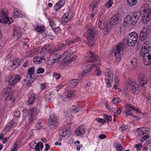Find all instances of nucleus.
Masks as SVG:
<instances>
[{
	"label": "nucleus",
	"mask_w": 151,
	"mask_h": 151,
	"mask_svg": "<svg viewBox=\"0 0 151 151\" xmlns=\"http://www.w3.org/2000/svg\"><path fill=\"white\" fill-rule=\"evenodd\" d=\"M98 57L97 55L93 52H90L88 57L85 58V59L86 60L87 63L97 62V63H95L96 66L94 70L97 76H99L101 74V72L100 69L101 62L99 60Z\"/></svg>",
	"instance_id": "f257e3e1"
},
{
	"label": "nucleus",
	"mask_w": 151,
	"mask_h": 151,
	"mask_svg": "<svg viewBox=\"0 0 151 151\" xmlns=\"http://www.w3.org/2000/svg\"><path fill=\"white\" fill-rule=\"evenodd\" d=\"M140 54L143 57L142 61L145 65L151 64V48H141Z\"/></svg>",
	"instance_id": "f03ea898"
},
{
	"label": "nucleus",
	"mask_w": 151,
	"mask_h": 151,
	"mask_svg": "<svg viewBox=\"0 0 151 151\" xmlns=\"http://www.w3.org/2000/svg\"><path fill=\"white\" fill-rule=\"evenodd\" d=\"M7 88H5L2 92V96L4 99V105L6 107L10 106L14 101V96L9 93V91Z\"/></svg>",
	"instance_id": "7ed1b4c3"
},
{
	"label": "nucleus",
	"mask_w": 151,
	"mask_h": 151,
	"mask_svg": "<svg viewBox=\"0 0 151 151\" xmlns=\"http://www.w3.org/2000/svg\"><path fill=\"white\" fill-rule=\"evenodd\" d=\"M139 12L136 11L132 14V17L128 15H127L124 19V23L129 24L132 26L135 25L140 16Z\"/></svg>",
	"instance_id": "20e7f679"
},
{
	"label": "nucleus",
	"mask_w": 151,
	"mask_h": 151,
	"mask_svg": "<svg viewBox=\"0 0 151 151\" xmlns=\"http://www.w3.org/2000/svg\"><path fill=\"white\" fill-rule=\"evenodd\" d=\"M22 112L23 114H26L30 116L29 118L28 126H30L32 123L36 120L37 114V113L36 108L33 107L31 109L29 110L24 109Z\"/></svg>",
	"instance_id": "39448f33"
},
{
	"label": "nucleus",
	"mask_w": 151,
	"mask_h": 151,
	"mask_svg": "<svg viewBox=\"0 0 151 151\" xmlns=\"http://www.w3.org/2000/svg\"><path fill=\"white\" fill-rule=\"evenodd\" d=\"M96 28L95 26H90L87 31L88 45L90 46H93L94 42L93 39L95 36Z\"/></svg>",
	"instance_id": "423d86ee"
},
{
	"label": "nucleus",
	"mask_w": 151,
	"mask_h": 151,
	"mask_svg": "<svg viewBox=\"0 0 151 151\" xmlns=\"http://www.w3.org/2000/svg\"><path fill=\"white\" fill-rule=\"evenodd\" d=\"M137 133L136 136L137 137H141L140 140L142 142H143L149 138V135L148 134L149 133V132L146 130L144 127L137 129Z\"/></svg>",
	"instance_id": "0eeeda50"
},
{
	"label": "nucleus",
	"mask_w": 151,
	"mask_h": 151,
	"mask_svg": "<svg viewBox=\"0 0 151 151\" xmlns=\"http://www.w3.org/2000/svg\"><path fill=\"white\" fill-rule=\"evenodd\" d=\"M58 122L57 116L55 114L50 115L48 119V125L52 129H55L58 126Z\"/></svg>",
	"instance_id": "6e6552de"
},
{
	"label": "nucleus",
	"mask_w": 151,
	"mask_h": 151,
	"mask_svg": "<svg viewBox=\"0 0 151 151\" xmlns=\"http://www.w3.org/2000/svg\"><path fill=\"white\" fill-rule=\"evenodd\" d=\"M135 43V42H133V40L128 36L127 38H124L122 42L119 43L116 47H127L128 46L132 47L134 46Z\"/></svg>",
	"instance_id": "1a4fd4ad"
},
{
	"label": "nucleus",
	"mask_w": 151,
	"mask_h": 151,
	"mask_svg": "<svg viewBox=\"0 0 151 151\" xmlns=\"http://www.w3.org/2000/svg\"><path fill=\"white\" fill-rule=\"evenodd\" d=\"M151 31V26L148 25H146L141 31L139 35L140 40H144L149 35V33Z\"/></svg>",
	"instance_id": "9d476101"
},
{
	"label": "nucleus",
	"mask_w": 151,
	"mask_h": 151,
	"mask_svg": "<svg viewBox=\"0 0 151 151\" xmlns=\"http://www.w3.org/2000/svg\"><path fill=\"white\" fill-rule=\"evenodd\" d=\"M124 48H113L109 53L112 56H115L117 60H120V56L124 52Z\"/></svg>",
	"instance_id": "9b49d317"
},
{
	"label": "nucleus",
	"mask_w": 151,
	"mask_h": 151,
	"mask_svg": "<svg viewBox=\"0 0 151 151\" xmlns=\"http://www.w3.org/2000/svg\"><path fill=\"white\" fill-rule=\"evenodd\" d=\"M136 81L132 80V81L128 83L127 86H130L131 88L133 93L134 95H137L140 92V89L139 86L136 83Z\"/></svg>",
	"instance_id": "f8f14e48"
},
{
	"label": "nucleus",
	"mask_w": 151,
	"mask_h": 151,
	"mask_svg": "<svg viewBox=\"0 0 151 151\" xmlns=\"http://www.w3.org/2000/svg\"><path fill=\"white\" fill-rule=\"evenodd\" d=\"M88 66H85V68L83 69V71L81 72V73L79 75V77H84L86 76L88 73L90 72L92 70L93 68L96 67V64H94L92 65L88 64L87 65Z\"/></svg>",
	"instance_id": "ddd939ff"
},
{
	"label": "nucleus",
	"mask_w": 151,
	"mask_h": 151,
	"mask_svg": "<svg viewBox=\"0 0 151 151\" xmlns=\"http://www.w3.org/2000/svg\"><path fill=\"white\" fill-rule=\"evenodd\" d=\"M125 108L126 109L125 112L126 113V115L127 116L131 115L133 116L134 118H137V117L134 115L132 113H131V110H133L137 112H139V110L137 109L136 108L131 104H127L125 106Z\"/></svg>",
	"instance_id": "4468645a"
},
{
	"label": "nucleus",
	"mask_w": 151,
	"mask_h": 151,
	"mask_svg": "<svg viewBox=\"0 0 151 151\" xmlns=\"http://www.w3.org/2000/svg\"><path fill=\"white\" fill-rule=\"evenodd\" d=\"M77 57L76 56L73 55L72 57L68 60H66L62 58L61 59L63 60V61L59 64V67L60 68H62L65 66V65H68L70 64L72 62L74 61L76 58Z\"/></svg>",
	"instance_id": "2eb2a0df"
},
{
	"label": "nucleus",
	"mask_w": 151,
	"mask_h": 151,
	"mask_svg": "<svg viewBox=\"0 0 151 151\" xmlns=\"http://www.w3.org/2000/svg\"><path fill=\"white\" fill-rule=\"evenodd\" d=\"M13 21V19L9 17L6 13L4 12L2 16H1L0 22L1 23H5L7 24H9L11 23Z\"/></svg>",
	"instance_id": "dca6fc26"
},
{
	"label": "nucleus",
	"mask_w": 151,
	"mask_h": 151,
	"mask_svg": "<svg viewBox=\"0 0 151 151\" xmlns=\"http://www.w3.org/2000/svg\"><path fill=\"white\" fill-rule=\"evenodd\" d=\"M137 80L139 84L142 86L146 84L148 81L147 78L142 74H139L138 75Z\"/></svg>",
	"instance_id": "f3484780"
},
{
	"label": "nucleus",
	"mask_w": 151,
	"mask_h": 151,
	"mask_svg": "<svg viewBox=\"0 0 151 151\" xmlns=\"http://www.w3.org/2000/svg\"><path fill=\"white\" fill-rule=\"evenodd\" d=\"M103 117L104 119L102 118H98L96 119V120L98 122L104 124L106 123V120L107 122L111 121L112 119V116L110 115H108L106 114H103Z\"/></svg>",
	"instance_id": "a211bd4d"
},
{
	"label": "nucleus",
	"mask_w": 151,
	"mask_h": 151,
	"mask_svg": "<svg viewBox=\"0 0 151 151\" xmlns=\"http://www.w3.org/2000/svg\"><path fill=\"white\" fill-rule=\"evenodd\" d=\"M121 20L120 17L118 16V15H115L109 21L110 24L114 26L119 23Z\"/></svg>",
	"instance_id": "6ab92c4d"
},
{
	"label": "nucleus",
	"mask_w": 151,
	"mask_h": 151,
	"mask_svg": "<svg viewBox=\"0 0 151 151\" xmlns=\"http://www.w3.org/2000/svg\"><path fill=\"white\" fill-rule=\"evenodd\" d=\"M140 11L144 12L143 14H150L151 13V9H150V7L148 4H143L140 9Z\"/></svg>",
	"instance_id": "aec40b11"
},
{
	"label": "nucleus",
	"mask_w": 151,
	"mask_h": 151,
	"mask_svg": "<svg viewBox=\"0 0 151 151\" xmlns=\"http://www.w3.org/2000/svg\"><path fill=\"white\" fill-rule=\"evenodd\" d=\"M22 31L21 28L19 27H15L13 32L14 36L17 39L19 38L22 35Z\"/></svg>",
	"instance_id": "412c9836"
},
{
	"label": "nucleus",
	"mask_w": 151,
	"mask_h": 151,
	"mask_svg": "<svg viewBox=\"0 0 151 151\" xmlns=\"http://www.w3.org/2000/svg\"><path fill=\"white\" fill-rule=\"evenodd\" d=\"M63 58L62 55L60 56L58 54H55L53 56L52 58V63H54L56 62L59 63V62L62 60V58Z\"/></svg>",
	"instance_id": "4be33fe9"
},
{
	"label": "nucleus",
	"mask_w": 151,
	"mask_h": 151,
	"mask_svg": "<svg viewBox=\"0 0 151 151\" xmlns=\"http://www.w3.org/2000/svg\"><path fill=\"white\" fill-rule=\"evenodd\" d=\"M80 40H81L79 37H76L73 40H72V39L69 38L65 42L67 45L69 46L70 45L72 44L75 42H79L80 41Z\"/></svg>",
	"instance_id": "5701e85b"
},
{
	"label": "nucleus",
	"mask_w": 151,
	"mask_h": 151,
	"mask_svg": "<svg viewBox=\"0 0 151 151\" xmlns=\"http://www.w3.org/2000/svg\"><path fill=\"white\" fill-rule=\"evenodd\" d=\"M36 95L32 94L28 97V99L27 101V104L28 105L32 104L35 101Z\"/></svg>",
	"instance_id": "b1692460"
},
{
	"label": "nucleus",
	"mask_w": 151,
	"mask_h": 151,
	"mask_svg": "<svg viewBox=\"0 0 151 151\" xmlns=\"http://www.w3.org/2000/svg\"><path fill=\"white\" fill-rule=\"evenodd\" d=\"M129 37L131 39L133 42H136L138 39V35L136 32H132L129 34Z\"/></svg>",
	"instance_id": "393cba45"
},
{
	"label": "nucleus",
	"mask_w": 151,
	"mask_h": 151,
	"mask_svg": "<svg viewBox=\"0 0 151 151\" xmlns=\"http://www.w3.org/2000/svg\"><path fill=\"white\" fill-rule=\"evenodd\" d=\"M80 82V80L79 79H73L70 81V85L74 87L78 84Z\"/></svg>",
	"instance_id": "a878e982"
},
{
	"label": "nucleus",
	"mask_w": 151,
	"mask_h": 151,
	"mask_svg": "<svg viewBox=\"0 0 151 151\" xmlns=\"http://www.w3.org/2000/svg\"><path fill=\"white\" fill-rule=\"evenodd\" d=\"M69 14L67 13V15L66 14H64L62 17L61 19L62 23H65L69 21L71 17H69Z\"/></svg>",
	"instance_id": "bb28decb"
},
{
	"label": "nucleus",
	"mask_w": 151,
	"mask_h": 151,
	"mask_svg": "<svg viewBox=\"0 0 151 151\" xmlns=\"http://www.w3.org/2000/svg\"><path fill=\"white\" fill-rule=\"evenodd\" d=\"M43 60L45 61V59L40 57L37 56L34 58L33 61L36 64H39L42 62Z\"/></svg>",
	"instance_id": "cd10ccee"
},
{
	"label": "nucleus",
	"mask_w": 151,
	"mask_h": 151,
	"mask_svg": "<svg viewBox=\"0 0 151 151\" xmlns=\"http://www.w3.org/2000/svg\"><path fill=\"white\" fill-rule=\"evenodd\" d=\"M20 64V63L19 59H16L13 60L12 62L11 66L12 68L14 67V69H15L18 67Z\"/></svg>",
	"instance_id": "c85d7f7f"
},
{
	"label": "nucleus",
	"mask_w": 151,
	"mask_h": 151,
	"mask_svg": "<svg viewBox=\"0 0 151 151\" xmlns=\"http://www.w3.org/2000/svg\"><path fill=\"white\" fill-rule=\"evenodd\" d=\"M64 3L63 0H60L54 6L55 11H57L63 5Z\"/></svg>",
	"instance_id": "c756f323"
},
{
	"label": "nucleus",
	"mask_w": 151,
	"mask_h": 151,
	"mask_svg": "<svg viewBox=\"0 0 151 151\" xmlns=\"http://www.w3.org/2000/svg\"><path fill=\"white\" fill-rule=\"evenodd\" d=\"M43 147V145L42 142H40L35 146V150L36 151L41 150Z\"/></svg>",
	"instance_id": "7c9ffc66"
},
{
	"label": "nucleus",
	"mask_w": 151,
	"mask_h": 151,
	"mask_svg": "<svg viewBox=\"0 0 151 151\" xmlns=\"http://www.w3.org/2000/svg\"><path fill=\"white\" fill-rule=\"evenodd\" d=\"M63 100L65 101H68L71 99V96L67 93H64L62 95Z\"/></svg>",
	"instance_id": "2f4dec72"
},
{
	"label": "nucleus",
	"mask_w": 151,
	"mask_h": 151,
	"mask_svg": "<svg viewBox=\"0 0 151 151\" xmlns=\"http://www.w3.org/2000/svg\"><path fill=\"white\" fill-rule=\"evenodd\" d=\"M14 122L13 120L10 121L6 125L5 128V129L6 131L10 130L14 126Z\"/></svg>",
	"instance_id": "473e14b6"
},
{
	"label": "nucleus",
	"mask_w": 151,
	"mask_h": 151,
	"mask_svg": "<svg viewBox=\"0 0 151 151\" xmlns=\"http://www.w3.org/2000/svg\"><path fill=\"white\" fill-rule=\"evenodd\" d=\"M15 46L17 47H28L29 46V45L27 44L25 42H22L21 41H19L16 44Z\"/></svg>",
	"instance_id": "72a5a7b5"
},
{
	"label": "nucleus",
	"mask_w": 151,
	"mask_h": 151,
	"mask_svg": "<svg viewBox=\"0 0 151 151\" xmlns=\"http://www.w3.org/2000/svg\"><path fill=\"white\" fill-rule=\"evenodd\" d=\"M16 83V82L14 80V79L13 78L11 75H10L8 81V85L10 86H14Z\"/></svg>",
	"instance_id": "f704fd0d"
},
{
	"label": "nucleus",
	"mask_w": 151,
	"mask_h": 151,
	"mask_svg": "<svg viewBox=\"0 0 151 151\" xmlns=\"http://www.w3.org/2000/svg\"><path fill=\"white\" fill-rule=\"evenodd\" d=\"M13 15L14 18H16L19 17H22V15L17 9H14Z\"/></svg>",
	"instance_id": "c9c22d12"
},
{
	"label": "nucleus",
	"mask_w": 151,
	"mask_h": 151,
	"mask_svg": "<svg viewBox=\"0 0 151 151\" xmlns=\"http://www.w3.org/2000/svg\"><path fill=\"white\" fill-rule=\"evenodd\" d=\"M51 93L49 92H46L45 93V96L46 99V101L48 102H49L51 101Z\"/></svg>",
	"instance_id": "e433bc0d"
},
{
	"label": "nucleus",
	"mask_w": 151,
	"mask_h": 151,
	"mask_svg": "<svg viewBox=\"0 0 151 151\" xmlns=\"http://www.w3.org/2000/svg\"><path fill=\"white\" fill-rule=\"evenodd\" d=\"M137 1V0H127V4L129 6H133L136 4Z\"/></svg>",
	"instance_id": "4c0bfd02"
},
{
	"label": "nucleus",
	"mask_w": 151,
	"mask_h": 151,
	"mask_svg": "<svg viewBox=\"0 0 151 151\" xmlns=\"http://www.w3.org/2000/svg\"><path fill=\"white\" fill-rule=\"evenodd\" d=\"M27 79H28V80H27V81L28 87H29L30 85L33 82L34 79L32 78V76H27Z\"/></svg>",
	"instance_id": "58836bf2"
},
{
	"label": "nucleus",
	"mask_w": 151,
	"mask_h": 151,
	"mask_svg": "<svg viewBox=\"0 0 151 151\" xmlns=\"http://www.w3.org/2000/svg\"><path fill=\"white\" fill-rule=\"evenodd\" d=\"M11 76L16 83L19 82L21 79L20 76L18 75H12Z\"/></svg>",
	"instance_id": "ea45409f"
},
{
	"label": "nucleus",
	"mask_w": 151,
	"mask_h": 151,
	"mask_svg": "<svg viewBox=\"0 0 151 151\" xmlns=\"http://www.w3.org/2000/svg\"><path fill=\"white\" fill-rule=\"evenodd\" d=\"M115 148L117 151H123L124 149L119 143L116 144Z\"/></svg>",
	"instance_id": "a19ab883"
},
{
	"label": "nucleus",
	"mask_w": 151,
	"mask_h": 151,
	"mask_svg": "<svg viewBox=\"0 0 151 151\" xmlns=\"http://www.w3.org/2000/svg\"><path fill=\"white\" fill-rule=\"evenodd\" d=\"M34 70L35 68L33 67L29 68L27 71V74L31 76H32L34 73Z\"/></svg>",
	"instance_id": "79ce46f5"
},
{
	"label": "nucleus",
	"mask_w": 151,
	"mask_h": 151,
	"mask_svg": "<svg viewBox=\"0 0 151 151\" xmlns=\"http://www.w3.org/2000/svg\"><path fill=\"white\" fill-rule=\"evenodd\" d=\"M112 80L111 79H109L106 78V83L107 84V86L109 87H110L111 86V83L112 82Z\"/></svg>",
	"instance_id": "37998d69"
},
{
	"label": "nucleus",
	"mask_w": 151,
	"mask_h": 151,
	"mask_svg": "<svg viewBox=\"0 0 151 151\" xmlns=\"http://www.w3.org/2000/svg\"><path fill=\"white\" fill-rule=\"evenodd\" d=\"M64 135H65L64 137H65L67 138L69 137V136L71 135V133L70 132L69 130L64 129Z\"/></svg>",
	"instance_id": "c03bdc74"
},
{
	"label": "nucleus",
	"mask_w": 151,
	"mask_h": 151,
	"mask_svg": "<svg viewBox=\"0 0 151 151\" xmlns=\"http://www.w3.org/2000/svg\"><path fill=\"white\" fill-rule=\"evenodd\" d=\"M98 25L99 29L101 30L105 28L106 25L105 22L103 23L102 22H99Z\"/></svg>",
	"instance_id": "a18cd8bd"
},
{
	"label": "nucleus",
	"mask_w": 151,
	"mask_h": 151,
	"mask_svg": "<svg viewBox=\"0 0 151 151\" xmlns=\"http://www.w3.org/2000/svg\"><path fill=\"white\" fill-rule=\"evenodd\" d=\"M97 5H98L94 3L93 2V3L90 5V6L93 12H96V8L97 7Z\"/></svg>",
	"instance_id": "49530a36"
},
{
	"label": "nucleus",
	"mask_w": 151,
	"mask_h": 151,
	"mask_svg": "<svg viewBox=\"0 0 151 151\" xmlns=\"http://www.w3.org/2000/svg\"><path fill=\"white\" fill-rule=\"evenodd\" d=\"M78 128L81 130V133H79L80 134L82 135L85 133V126L84 125L81 126Z\"/></svg>",
	"instance_id": "de8ad7c7"
},
{
	"label": "nucleus",
	"mask_w": 151,
	"mask_h": 151,
	"mask_svg": "<svg viewBox=\"0 0 151 151\" xmlns=\"http://www.w3.org/2000/svg\"><path fill=\"white\" fill-rule=\"evenodd\" d=\"M61 55H62V57H63V59H65H65L68 58L71 56V55L70 54H69L66 53V51L63 53Z\"/></svg>",
	"instance_id": "09e8293b"
},
{
	"label": "nucleus",
	"mask_w": 151,
	"mask_h": 151,
	"mask_svg": "<svg viewBox=\"0 0 151 151\" xmlns=\"http://www.w3.org/2000/svg\"><path fill=\"white\" fill-rule=\"evenodd\" d=\"M113 104H118L121 101V99L120 98L118 97H116L115 98H114L112 100Z\"/></svg>",
	"instance_id": "8fccbe9b"
},
{
	"label": "nucleus",
	"mask_w": 151,
	"mask_h": 151,
	"mask_svg": "<svg viewBox=\"0 0 151 151\" xmlns=\"http://www.w3.org/2000/svg\"><path fill=\"white\" fill-rule=\"evenodd\" d=\"M106 18V17H105V15L104 14H102L99 19V22H102L103 23L105 22V19Z\"/></svg>",
	"instance_id": "3c124183"
},
{
	"label": "nucleus",
	"mask_w": 151,
	"mask_h": 151,
	"mask_svg": "<svg viewBox=\"0 0 151 151\" xmlns=\"http://www.w3.org/2000/svg\"><path fill=\"white\" fill-rule=\"evenodd\" d=\"M35 30L38 32H43L44 31V28L40 26H37Z\"/></svg>",
	"instance_id": "603ef678"
},
{
	"label": "nucleus",
	"mask_w": 151,
	"mask_h": 151,
	"mask_svg": "<svg viewBox=\"0 0 151 151\" xmlns=\"http://www.w3.org/2000/svg\"><path fill=\"white\" fill-rule=\"evenodd\" d=\"M44 69L43 68L39 67L37 70V74L42 73L44 72Z\"/></svg>",
	"instance_id": "864d4df0"
},
{
	"label": "nucleus",
	"mask_w": 151,
	"mask_h": 151,
	"mask_svg": "<svg viewBox=\"0 0 151 151\" xmlns=\"http://www.w3.org/2000/svg\"><path fill=\"white\" fill-rule=\"evenodd\" d=\"M49 22L50 24V25L51 27L53 29L54 28L56 27L55 24L54 22L52 21V20L50 19L49 20Z\"/></svg>",
	"instance_id": "5fc2aeb1"
},
{
	"label": "nucleus",
	"mask_w": 151,
	"mask_h": 151,
	"mask_svg": "<svg viewBox=\"0 0 151 151\" xmlns=\"http://www.w3.org/2000/svg\"><path fill=\"white\" fill-rule=\"evenodd\" d=\"M53 73V76L54 78H55L56 79L58 80L60 78L61 75L60 73L57 74L55 72H54Z\"/></svg>",
	"instance_id": "6e6d98bb"
},
{
	"label": "nucleus",
	"mask_w": 151,
	"mask_h": 151,
	"mask_svg": "<svg viewBox=\"0 0 151 151\" xmlns=\"http://www.w3.org/2000/svg\"><path fill=\"white\" fill-rule=\"evenodd\" d=\"M149 42L147 41H145L143 44L142 47H151V46H149Z\"/></svg>",
	"instance_id": "4d7b16f0"
},
{
	"label": "nucleus",
	"mask_w": 151,
	"mask_h": 151,
	"mask_svg": "<svg viewBox=\"0 0 151 151\" xmlns=\"http://www.w3.org/2000/svg\"><path fill=\"white\" fill-rule=\"evenodd\" d=\"M113 4V1L112 0H110L108 1L106 4V6L107 7L109 8L111 7Z\"/></svg>",
	"instance_id": "13d9d810"
},
{
	"label": "nucleus",
	"mask_w": 151,
	"mask_h": 151,
	"mask_svg": "<svg viewBox=\"0 0 151 151\" xmlns=\"http://www.w3.org/2000/svg\"><path fill=\"white\" fill-rule=\"evenodd\" d=\"M78 108L76 107H75L74 106H73V108L72 109V111H73L74 113H76L78 111Z\"/></svg>",
	"instance_id": "bf43d9fd"
},
{
	"label": "nucleus",
	"mask_w": 151,
	"mask_h": 151,
	"mask_svg": "<svg viewBox=\"0 0 151 151\" xmlns=\"http://www.w3.org/2000/svg\"><path fill=\"white\" fill-rule=\"evenodd\" d=\"M64 134V129L60 130L59 132V135L62 137H65Z\"/></svg>",
	"instance_id": "052dcab7"
},
{
	"label": "nucleus",
	"mask_w": 151,
	"mask_h": 151,
	"mask_svg": "<svg viewBox=\"0 0 151 151\" xmlns=\"http://www.w3.org/2000/svg\"><path fill=\"white\" fill-rule=\"evenodd\" d=\"M135 147L137 148V150H139L142 147V144L139 143L137 145L136 144Z\"/></svg>",
	"instance_id": "680f3d73"
},
{
	"label": "nucleus",
	"mask_w": 151,
	"mask_h": 151,
	"mask_svg": "<svg viewBox=\"0 0 151 151\" xmlns=\"http://www.w3.org/2000/svg\"><path fill=\"white\" fill-rule=\"evenodd\" d=\"M19 146L20 145L19 144L17 143V142H16L14 145V149L17 150L19 147Z\"/></svg>",
	"instance_id": "e2e57ef3"
},
{
	"label": "nucleus",
	"mask_w": 151,
	"mask_h": 151,
	"mask_svg": "<svg viewBox=\"0 0 151 151\" xmlns=\"http://www.w3.org/2000/svg\"><path fill=\"white\" fill-rule=\"evenodd\" d=\"M75 134L77 136L81 135V134H80L79 133H81V130L78 128L75 131Z\"/></svg>",
	"instance_id": "0e129e2a"
},
{
	"label": "nucleus",
	"mask_w": 151,
	"mask_h": 151,
	"mask_svg": "<svg viewBox=\"0 0 151 151\" xmlns=\"http://www.w3.org/2000/svg\"><path fill=\"white\" fill-rule=\"evenodd\" d=\"M20 112L19 111H15L14 113V115L18 117H19V115L20 114Z\"/></svg>",
	"instance_id": "69168bd1"
},
{
	"label": "nucleus",
	"mask_w": 151,
	"mask_h": 151,
	"mask_svg": "<svg viewBox=\"0 0 151 151\" xmlns=\"http://www.w3.org/2000/svg\"><path fill=\"white\" fill-rule=\"evenodd\" d=\"M73 50L71 49H68L66 51V53H68L71 56L73 54Z\"/></svg>",
	"instance_id": "338daca9"
},
{
	"label": "nucleus",
	"mask_w": 151,
	"mask_h": 151,
	"mask_svg": "<svg viewBox=\"0 0 151 151\" xmlns=\"http://www.w3.org/2000/svg\"><path fill=\"white\" fill-rule=\"evenodd\" d=\"M128 128V126L126 125H123L120 127V128L122 129V130H125L127 129Z\"/></svg>",
	"instance_id": "774afa93"
}]
</instances>
